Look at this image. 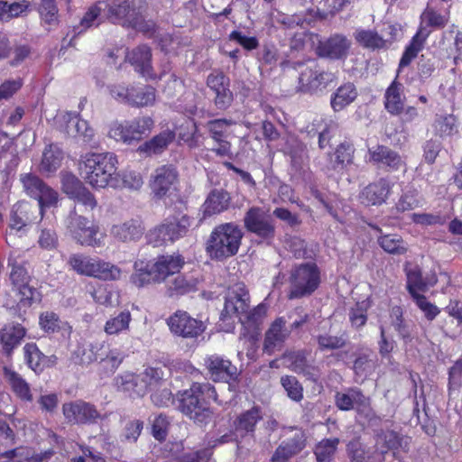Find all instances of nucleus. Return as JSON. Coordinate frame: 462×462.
Returning a JSON list of instances; mask_svg holds the SVG:
<instances>
[{"mask_svg":"<svg viewBox=\"0 0 462 462\" xmlns=\"http://www.w3.org/2000/svg\"><path fill=\"white\" fill-rule=\"evenodd\" d=\"M117 156L110 152H88L79 162V173L82 179L95 189L121 187Z\"/></svg>","mask_w":462,"mask_h":462,"instance_id":"nucleus-1","label":"nucleus"},{"mask_svg":"<svg viewBox=\"0 0 462 462\" xmlns=\"http://www.w3.org/2000/svg\"><path fill=\"white\" fill-rule=\"evenodd\" d=\"M217 402L214 386L209 383H195L189 389L183 391L179 398L180 411L194 422L207 423L212 415L208 404L210 401Z\"/></svg>","mask_w":462,"mask_h":462,"instance_id":"nucleus-2","label":"nucleus"},{"mask_svg":"<svg viewBox=\"0 0 462 462\" xmlns=\"http://www.w3.org/2000/svg\"><path fill=\"white\" fill-rule=\"evenodd\" d=\"M243 237L242 229L234 223L217 226L206 245V251L213 260H224L237 254Z\"/></svg>","mask_w":462,"mask_h":462,"instance_id":"nucleus-3","label":"nucleus"},{"mask_svg":"<svg viewBox=\"0 0 462 462\" xmlns=\"http://www.w3.org/2000/svg\"><path fill=\"white\" fill-rule=\"evenodd\" d=\"M448 21V13L447 11L439 13L432 8H426L420 15V25L417 33L412 37L411 43L406 47L401 59L400 67H405L417 56L422 49L423 43L430 33V27L441 28Z\"/></svg>","mask_w":462,"mask_h":462,"instance_id":"nucleus-4","label":"nucleus"},{"mask_svg":"<svg viewBox=\"0 0 462 462\" xmlns=\"http://www.w3.org/2000/svg\"><path fill=\"white\" fill-rule=\"evenodd\" d=\"M153 126L154 121L148 116L115 120L108 125L107 136L117 143L130 145L141 141L152 130Z\"/></svg>","mask_w":462,"mask_h":462,"instance_id":"nucleus-5","label":"nucleus"},{"mask_svg":"<svg viewBox=\"0 0 462 462\" xmlns=\"http://www.w3.org/2000/svg\"><path fill=\"white\" fill-rule=\"evenodd\" d=\"M69 266L79 275L94 277L104 281L118 280L121 270L116 265L82 254H74L68 261Z\"/></svg>","mask_w":462,"mask_h":462,"instance_id":"nucleus-6","label":"nucleus"},{"mask_svg":"<svg viewBox=\"0 0 462 462\" xmlns=\"http://www.w3.org/2000/svg\"><path fill=\"white\" fill-rule=\"evenodd\" d=\"M289 281L290 299L309 296L320 284V271L314 263H300L291 269Z\"/></svg>","mask_w":462,"mask_h":462,"instance_id":"nucleus-7","label":"nucleus"},{"mask_svg":"<svg viewBox=\"0 0 462 462\" xmlns=\"http://www.w3.org/2000/svg\"><path fill=\"white\" fill-rule=\"evenodd\" d=\"M70 236L83 246L99 247L103 245L104 236L99 226L88 218L74 213L68 224Z\"/></svg>","mask_w":462,"mask_h":462,"instance_id":"nucleus-8","label":"nucleus"},{"mask_svg":"<svg viewBox=\"0 0 462 462\" xmlns=\"http://www.w3.org/2000/svg\"><path fill=\"white\" fill-rule=\"evenodd\" d=\"M124 360V355L118 348H106L104 342H96L85 350L81 362L89 364L98 361L101 368L106 374H113L119 367Z\"/></svg>","mask_w":462,"mask_h":462,"instance_id":"nucleus-9","label":"nucleus"},{"mask_svg":"<svg viewBox=\"0 0 462 462\" xmlns=\"http://www.w3.org/2000/svg\"><path fill=\"white\" fill-rule=\"evenodd\" d=\"M336 79L337 76L333 72L322 70L312 62L300 72L299 88L302 92L317 94L325 90Z\"/></svg>","mask_w":462,"mask_h":462,"instance_id":"nucleus-10","label":"nucleus"},{"mask_svg":"<svg viewBox=\"0 0 462 462\" xmlns=\"http://www.w3.org/2000/svg\"><path fill=\"white\" fill-rule=\"evenodd\" d=\"M20 180L27 195L38 200L42 216L45 208L51 207L57 203V192L45 185L37 176L24 173L21 175Z\"/></svg>","mask_w":462,"mask_h":462,"instance_id":"nucleus-11","label":"nucleus"},{"mask_svg":"<svg viewBox=\"0 0 462 462\" xmlns=\"http://www.w3.org/2000/svg\"><path fill=\"white\" fill-rule=\"evenodd\" d=\"M55 124L60 131L83 143L91 142L95 135L94 129L89 126L88 121L69 112L59 113L55 117Z\"/></svg>","mask_w":462,"mask_h":462,"instance_id":"nucleus-12","label":"nucleus"},{"mask_svg":"<svg viewBox=\"0 0 462 462\" xmlns=\"http://www.w3.org/2000/svg\"><path fill=\"white\" fill-rule=\"evenodd\" d=\"M178 185V172L171 165H162L155 169L151 175L149 186L152 193L158 199L171 196Z\"/></svg>","mask_w":462,"mask_h":462,"instance_id":"nucleus-13","label":"nucleus"},{"mask_svg":"<svg viewBox=\"0 0 462 462\" xmlns=\"http://www.w3.org/2000/svg\"><path fill=\"white\" fill-rule=\"evenodd\" d=\"M167 325L171 333L184 338H194L205 330L202 321L189 315L186 311L178 310L168 319Z\"/></svg>","mask_w":462,"mask_h":462,"instance_id":"nucleus-14","label":"nucleus"},{"mask_svg":"<svg viewBox=\"0 0 462 462\" xmlns=\"http://www.w3.org/2000/svg\"><path fill=\"white\" fill-rule=\"evenodd\" d=\"M248 292L244 283H236L229 288L224 310L222 311V319L237 317L243 322L242 317L246 314L248 309Z\"/></svg>","mask_w":462,"mask_h":462,"instance_id":"nucleus-15","label":"nucleus"},{"mask_svg":"<svg viewBox=\"0 0 462 462\" xmlns=\"http://www.w3.org/2000/svg\"><path fill=\"white\" fill-rule=\"evenodd\" d=\"M105 6L108 7L107 16L113 23L143 30L142 16L135 9L130 8L125 0H111Z\"/></svg>","mask_w":462,"mask_h":462,"instance_id":"nucleus-16","label":"nucleus"},{"mask_svg":"<svg viewBox=\"0 0 462 462\" xmlns=\"http://www.w3.org/2000/svg\"><path fill=\"white\" fill-rule=\"evenodd\" d=\"M204 362L213 381L225 382L229 386L231 382L236 381L238 370L230 360L215 354L207 356Z\"/></svg>","mask_w":462,"mask_h":462,"instance_id":"nucleus-17","label":"nucleus"},{"mask_svg":"<svg viewBox=\"0 0 462 462\" xmlns=\"http://www.w3.org/2000/svg\"><path fill=\"white\" fill-rule=\"evenodd\" d=\"M369 162L377 165L379 168L390 171H396L403 169L405 171L406 163L402 156L395 151L384 145H375L368 150Z\"/></svg>","mask_w":462,"mask_h":462,"instance_id":"nucleus-18","label":"nucleus"},{"mask_svg":"<svg viewBox=\"0 0 462 462\" xmlns=\"http://www.w3.org/2000/svg\"><path fill=\"white\" fill-rule=\"evenodd\" d=\"M260 419L261 415L258 409L254 408L247 411L241 414L235 422L234 433L222 435L219 439L215 440L213 444L209 443V445L216 447L232 440L238 441L240 438H244L246 434L254 431V426Z\"/></svg>","mask_w":462,"mask_h":462,"instance_id":"nucleus-19","label":"nucleus"},{"mask_svg":"<svg viewBox=\"0 0 462 462\" xmlns=\"http://www.w3.org/2000/svg\"><path fill=\"white\" fill-rule=\"evenodd\" d=\"M144 230V226L140 219L130 218L113 224L109 234L118 242L132 243L141 239Z\"/></svg>","mask_w":462,"mask_h":462,"instance_id":"nucleus-20","label":"nucleus"},{"mask_svg":"<svg viewBox=\"0 0 462 462\" xmlns=\"http://www.w3.org/2000/svg\"><path fill=\"white\" fill-rule=\"evenodd\" d=\"M151 265L153 280L160 282L165 281L170 275L178 273L184 265V259L180 254L162 255Z\"/></svg>","mask_w":462,"mask_h":462,"instance_id":"nucleus-21","label":"nucleus"},{"mask_svg":"<svg viewBox=\"0 0 462 462\" xmlns=\"http://www.w3.org/2000/svg\"><path fill=\"white\" fill-rule=\"evenodd\" d=\"M62 411L66 420L72 423L92 422L99 416L91 404L84 402L65 403Z\"/></svg>","mask_w":462,"mask_h":462,"instance_id":"nucleus-22","label":"nucleus"},{"mask_svg":"<svg viewBox=\"0 0 462 462\" xmlns=\"http://www.w3.org/2000/svg\"><path fill=\"white\" fill-rule=\"evenodd\" d=\"M392 185L386 179H380L375 182L367 185L360 193L361 203L366 206H377L385 202Z\"/></svg>","mask_w":462,"mask_h":462,"instance_id":"nucleus-23","label":"nucleus"},{"mask_svg":"<svg viewBox=\"0 0 462 462\" xmlns=\"http://www.w3.org/2000/svg\"><path fill=\"white\" fill-rule=\"evenodd\" d=\"M350 42L343 35L336 34L327 41L319 42L317 53L320 57L342 59L347 54Z\"/></svg>","mask_w":462,"mask_h":462,"instance_id":"nucleus-24","label":"nucleus"},{"mask_svg":"<svg viewBox=\"0 0 462 462\" xmlns=\"http://www.w3.org/2000/svg\"><path fill=\"white\" fill-rule=\"evenodd\" d=\"M245 225L249 231L263 238L271 236L273 233V226L260 208H254L247 212Z\"/></svg>","mask_w":462,"mask_h":462,"instance_id":"nucleus-25","label":"nucleus"},{"mask_svg":"<svg viewBox=\"0 0 462 462\" xmlns=\"http://www.w3.org/2000/svg\"><path fill=\"white\" fill-rule=\"evenodd\" d=\"M208 86L216 94V105L226 109L232 102L233 95L228 88V79L222 73H211L207 79Z\"/></svg>","mask_w":462,"mask_h":462,"instance_id":"nucleus-26","label":"nucleus"},{"mask_svg":"<svg viewBox=\"0 0 462 462\" xmlns=\"http://www.w3.org/2000/svg\"><path fill=\"white\" fill-rule=\"evenodd\" d=\"M39 326L45 333H57L64 339H69L72 332L71 326L68 322L60 319L58 315L51 311L42 312L40 315Z\"/></svg>","mask_w":462,"mask_h":462,"instance_id":"nucleus-27","label":"nucleus"},{"mask_svg":"<svg viewBox=\"0 0 462 462\" xmlns=\"http://www.w3.org/2000/svg\"><path fill=\"white\" fill-rule=\"evenodd\" d=\"M26 334L25 328L17 323H8L0 329V344L6 355H11Z\"/></svg>","mask_w":462,"mask_h":462,"instance_id":"nucleus-28","label":"nucleus"},{"mask_svg":"<svg viewBox=\"0 0 462 462\" xmlns=\"http://www.w3.org/2000/svg\"><path fill=\"white\" fill-rule=\"evenodd\" d=\"M306 437L303 431L297 430L293 437L282 443L273 454L271 462H287L288 459L298 454L305 447Z\"/></svg>","mask_w":462,"mask_h":462,"instance_id":"nucleus-29","label":"nucleus"},{"mask_svg":"<svg viewBox=\"0 0 462 462\" xmlns=\"http://www.w3.org/2000/svg\"><path fill=\"white\" fill-rule=\"evenodd\" d=\"M127 60L143 77L155 79L152 71L151 51L149 47L145 45L138 46L127 54Z\"/></svg>","mask_w":462,"mask_h":462,"instance_id":"nucleus-30","label":"nucleus"},{"mask_svg":"<svg viewBox=\"0 0 462 462\" xmlns=\"http://www.w3.org/2000/svg\"><path fill=\"white\" fill-rule=\"evenodd\" d=\"M285 323L286 321L282 318H279L273 321L266 332L263 348L268 354L280 349L288 336V331L284 328Z\"/></svg>","mask_w":462,"mask_h":462,"instance_id":"nucleus-31","label":"nucleus"},{"mask_svg":"<svg viewBox=\"0 0 462 462\" xmlns=\"http://www.w3.org/2000/svg\"><path fill=\"white\" fill-rule=\"evenodd\" d=\"M132 319L130 310H124L106 319L104 332L107 336L113 337L127 334L130 331Z\"/></svg>","mask_w":462,"mask_h":462,"instance_id":"nucleus-32","label":"nucleus"},{"mask_svg":"<svg viewBox=\"0 0 462 462\" xmlns=\"http://www.w3.org/2000/svg\"><path fill=\"white\" fill-rule=\"evenodd\" d=\"M336 404L343 411L356 408L358 411H365L369 406V400L359 391L351 389L346 393H337Z\"/></svg>","mask_w":462,"mask_h":462,"instance_id":"nucleus-33","label":"nucleus"},{"mask_svg":"<svg viewBox=\"0 0 462 462\" xmlns=\"http://www.w3.org/2000/svg\"><path fill=\"white\" fill-rule=\"evenodd\" d=\"M230 203L229 194L223 189H215L209 193L202 206L203 217H210L227 209Z\"/></svg>","mask_w":462,"mask_h":462,"instance_id":"nucleus-34","label":"nucleus"},{"mask_svg":"<svg viewBox=\"0 0 462 462\" xmlns=\"http://www.w3.org/2000/svg\"><path fill=\"white\" fill-rule=\"evenodd\" d=\"M410 444V439L407 437H400L394 431H386L379 435L376 439L377 450L383 455L388 450H403L407 451Z\"/></svg>","mask_w":462,"mask_h":462,"instance_id":"nucleus-35","label":"nucleus"},{"mask_svg":"<svg viewBox=\"0 0 462 462\" xmlns=\"http://www.w3.org/2000/svg\"><path fill=\"white\" fill-rule=\"evenodd\" d=\"M357 97V90L353 83H345L332 94L330 105L335 112H339L352 104Z\"/></svg>","mask_w":462,"mask_h":462,"instance_id":"nucleus-36","label":"nucleus"},{"mask_svg":"<svg viewBox=\"0 0 462 462\" xmlns=\"http://www.w3.org/2000/svg\"><path fill=\"white\" fill-rule=\"evenodd\" d=\"M174 139V131L165 130L155 135L150 141L140 145L138 151L141 153L148 155L161 153L173 142Z\"/></svg>","mask_w":462,"mask_h":462,"instance_id":"nucleus-37","label":"nucleus"},{"mask_svg":"<svg viewBox=\"0 0 462 462\" xmlns=\"http://www.w3.org/2000/svg\"><path fill=\"white\" fill-rule=\"evenodd\" d=\"M139 379L140 374L125 372L116 378V385L119 390L131 395L143 396L146 393V384Z\"/></svg>","mask_w":462,"mask_h":462,"instance_id":"nucleus-38","label":"nucleus"},{"mask_svg":"<svg viewBox=\"0 0 462 462\" xmlns=\"http://www.w3.org/2000/svg\"><path fill=\"white\" fill-rule=\"evenodd\" d=\"M62 160V150L58 145L51 144L43 151L39 170L44 174L52 173L60 167Z\"/></svg>","mask_w":462,"mask_h":462,"instance_id":"nucleus-39","label":"nucleus"},{"mask_svg":"<svg viewBox=\"0 0 462 462\" xmlns=\"http://www.w3.org/2000/svg\"><path fill=\"white\" fill-rule=\"evenodd\" d=\"M404 101L402 85L393 81L385 93V108L393 115H400L403 109Z\"/></svg>","mask_w":462,"mask_h":462,"instance_id":"nucleus-40","label":"nucleus"},{"mask_svg":"<svg viewBox=\"0 0 462 462\" xmlns=\"http://www.w3.org/2000/svg\"><path fill=\"white\" fill-rule=\"evenodd\" d=\"M198 279L192 275L178 274L167 283V291L171 296L183 295L196 291Z\"/></svg>","mask_w":462,"mask_h":462,"instance_id":"nucleus-41","label":"nucleus"},{"mask_svg":"<svg viewBox=\"0 0 462 462\" xmlns=\"http://www.w3.org/2000/svg\"><path fill=\"white\" fill-rule=\"evenodd\" d=\"M156 99V91L151 86H131L129 105L136 107L152 106Z\"/></svg>","mask_w":462,"mask_h":462,"instance_id":"nucleus-42","label":"nucleus"},{"mask_svg":"<svg viewBox=\"0 0 462 462\" xmlns=\"http://www.w3.org/2000/svg\"><path fill=\"white\" fill-rule=\"evenodd\" d=\"M407 276V289L410 294L425 291L428 285H433L437 280L433 277L429 282H424L420 270L418 266L407 263L405 265Z\"/></svg>","mask_w":462,"mask_h":462,"instance_id":"nucleus-43","label":"nucleus"},{"mask_svg":"<svg viewBox=\"0 0 462 462\" xmlns=\"http://www.w3.org/2000/svg\"><path fill=\"white\" fill-rule=\"evenodd\" d=\"M51 455V452L34 454L30 448L20 447L1 454L0 457L6 462L11 460L14 462H42Z\"/></svg>","mask_w":462,"mask_h":462,"instance_id":"nucleus-44","label":"nucleus"},{"mask_svg":"<svg viewBox=\"0 0 462 462\" xmlns=\"http://www.w3.org/2000/svg\"><path fill=\"white\" fill-rule=\"evenodd\" d=\"M30 207L25 202H19L14 206L10 227L17 231H21L28 224L32 222V218L29 215Z\"/></svg>","mask_w":462,"mask_h":462,"instance_id":"nucleus-45","label":"nucleus"},{"mask_svg":"<svg viewBox=\"0 0 462 462\" xmlns=\"http://www.w3.org/2000/svg\"><path fill=\"white\" fill-rule=\"evenodd\" d=\"M380 246L388 254H403L408 251V245L398 235H383L378 237Z\"/></svg>","mask_w":462,"mask_h":462,"instance_id":"nucleus-46","label":"nucleus"},{"mask_svg":"<svg viewBox=\"0 0 462 462\" xmlns=\"http://www.w3.org/2000/svg\"><path fill=\"white\" fill-rule=\"evenodd\" d=\"M29 7L27 0L14 2L8 4L5 1H0V21L8 22L13 18L18 17L26 13Z\"/></svg>","mask_w":462,"mask_h":462,"instance_id":"nucleus-47","label":"nucleus"},{"mask_svg":"<svg viewBox=\"0 0 462 462\" xmlns=\"http://www.w3.org/2000/svg\"><path fill=\"white\" fill-rule=\"evenodd\" d=\"M24 359L31 369L35 372L45 367L46 356L39 350L34 343H28L23 346Z\"/></svg>","mask_w":462,"mask_h":462,"instance_id":"nucleus-48","label":"nucleus"},{"mask_svg":"<svg viewBox=\"0 0 462 462\" xmlns=\"http://www.w3.org/2000/svg\"><path fill=\"white\" fill-rule=\"evenodd\" d=\"M147 239L149 244L154 247L162 246L175 241L166 221L150 230L147 235Z\"/></svg>","mask_w":462,"mask_h":462,"instance_id":"nucleus-49","label":"nucleus"},{"mask_svg":"<svg viewBox=\"0 0 462 462\" xmlns=\"http://www.w3.org/2000/svg\"><path fill=\"white\" fill-rule=\"evenodd\" d=\"M132 282L137 287H143L153 280L152 267L145 261L134 263V273L131 277Z\"/></svg>","mask_w":462,"mask_h":462,"instance_id":"nucleus-50","label":"nucleus"},{"mask_svg":"<svg viewBox=\"0 0 462 462\" xmlns=\"http://www.w3.org/2000/svg\"><path fill=\"white\" fill-rule=\"evenodd\" d=\"M434 129L440 137L451 136L457 133V119L452 115L437 116Z\"/></svg>","mask_w":462,"mask_h":462,"instance_id":"nucleus-51","label":"nucleus"},{"mask_svg":"<svg viewBox=\"0 0 462 462\" xmlns=\"http://www.w3.org/2000/svg\"><path fill=\"white\" fill-rule=\"evenodd\" d=\"M356 42L369 49H381L385 46V41L374 31L357 30L355 33Z\"/></svg>","mask_w":462,"mask_h":462,"instance_id":"nucleus-52","label":"nucleus"},{"mask_svg":"<svg viewBox=\"0 0 462 462\" xmlns=\"http://www.w3.org/2000/svg\"><path fill=\"white\" fill-rule=\"evenodd\" d=\"M166 223L169 226L174 240H178L187 234L191 226V219L187 215H178L166 219Z\"/></svg>","mask_w":462,"mask_h":462,"instance_id":"nucleus-53","label":"nucleus"},{"mask_svg":"<svg viewBox=\"0 0 462 462\" xmlns=\"http://www.w3.org/2000/svg\"><path fill=\"white\" fill-rule=\"evenodd\" d=\"M5 376L7 377L14 392L23 400H32L30 388L28 383L15 372L5 370Z\"/></svg>","mask_w":462,"mask_h":462,"instance_id":"nucleus-54","label":"nucleus"},{"mask_svg":"<svg viewBox=\"0 0 462 462\" xmlns=\"http://www.w3.org/2000/svg\"><path fill=\"white\" fill-rule=\"evenodd\" d=\"M372 302L369 298L357 302L350 310L349 319L352 325L356 328L363 327L367 320L366 312L371 307Z\"/></svg>","mask_w":462,"mask_h":462,"instance_id":"nucleus-55","label":"nucleus"},{"mask_svg":"<svg viewBox=\"0 0 462 462\" xmlns=\"http://www.w3.org/2000/svg\"><path fill=\"white\" fill-rule=\"evenodd\" d=\"M462 390V359L449 370L448 394L450 398H457Z\"/></svg>","mask_w":462,"mask_h":462,"instance_id":"nucleus-56","label":"nucleus"},{"mask_svg":"<svg viewBox=\"0 0 462 462\" xmlns=\"http://www.w3.org/2000/svg\"><path fill=\"white\" fill-rule=\"evenodd\" d=\"M179 137L190 147L198 146L199 137L197 135L196 123L189 118L185 119L179 128Z\"/></svg>","mask_w":462,"mask_h":462,"instance_id":"nucleus-57","label":"nucleus"},{"mask_svg":"<svg viewBox=\"0 0 462 462\" xmlns=\"http://www.w3.org/2000/svg\"><path fill=\"white\" fill-rule=\"evenodd\" d=\"M233 125L234 123L232 121H228L226 119H217L208 122V129L210 133L211 137L215 141H221V139H226L229 137V129Z\"/></svg>","mask_w":462,"mask_h":462,"instance_id":"nucleus-58","label":"nucleus"},{"mask_svg":"<svg viewBox=\"0 0 462 462\" xmlns=\"http://www.w3.org/2000/svg\"><path fill=\"white\" fill-rule=\"evenodd\" d=\"M162 377L163 373L161 369L148 367L140 374L139 380L145 383L147 393L148 391L154 390L157 387H161L162 384H165V383L162 381Z\"/></svg>","mask_w":462,"mask_h":462,"instance_id":"nucleus-59","label":"nucleus"},{"mask_svg":"<svg viewBox=\"0 0 462 462\" xmlns=\"http://www.w3.org/2000/svg\"><path fill=\"white\" fill-rule=\"evenodd\" d=\"M39 12L44 23L50 26L58 24V8L54 0H42Z\"/></svg>","mask_w":462,"mask_h":462,"instance_id":"nucleus-60","label":"nucleus"},{"mask_svg":"<svg viewBox=\"0 0 462 462\" xmlns=\"http://www.w3.org/2000/svg\"><path fill=\"white\" fill-rule=\"evenodd\" d=\"M281 383L291 400L300 402L303 398V388L294 376H282Z\"/></svg>","mask_w":462,"mask_h":462,"instance_id":"nucleus-61","label":"nucleus"},{"mask_svg":"<svg viewBox=\"0 0 462 462\" xmlns=\"http://www.w3.org/2000/svg\"><path fill=\"white\" fill-rule=\"evenodd\" d=\"M338 442V439H324L320 441L315 448V455L318 462H325L328 460L336 451Z\"/></svg>","mask_w":462,"mask_h":462,"instance_id":"nucleus-62","label":"nucleus"},{"mask_svg":"<svg viewBox=\"0 0 462 462\" xmlns=\"http://www.w3.org/2000/svg\"><path fill=\"white\" fill-rule=\"evenodd\" d=\"M19 297V304L22 306H30L32 303L40 300L39 291L29 286L28 283H23L21 286L14 289Z\"/></svg>","mask_w":462,"mask_h":462,"instance_id":"nucleus-63","label":"nucleus"},{"mask_svg":"<svg viewBox=\"0 0 462 462\" xmlns=\"http://www.w3.org/2000/svg\"><path fill=\"white\" fill-rule=\"evenodd\" d=\"M105 3L98 2L88 8L80 21V27L84 30L97 25L100 22L101 11L104 9Z\"/></svg>","mask_w":462,"mask_h":462,"instance_id":"nucleus-64","label":"nucleus"}]
</instances>
